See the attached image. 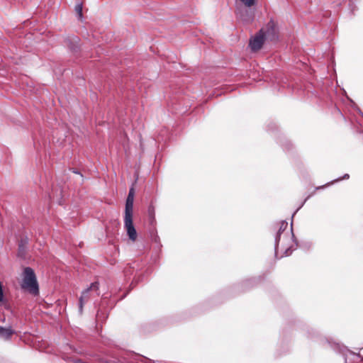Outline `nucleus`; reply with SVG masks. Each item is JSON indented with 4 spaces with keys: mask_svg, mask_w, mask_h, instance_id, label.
<instances>
[{
    "mask_svg": "<svg viewBox=\"0 0 363 363\" xmlns=\"http://www.w3.org/2000/svg\"><path fill=\"white\" fill-rule=\"evenodd\" d=\"M124 228L127 232L129 239L133 242L135 241L138 235L133 225L132 214L124 215Z\"/></svg>",
    "mask_w": 363,
    "mask_h": 363,
    "instance_id": "20e7f679",
    "label": "nucleus"
},
{
    "mask_svg": "<svg viewBox=\"0 0 363 363\" xmlns=\"http://www.w3.org/2000/svg\"><path fill=\"white\" fill-rule=\"evenodd\" d=\"M135 191L134 189L131 188L125 202V215H133V201H134Z\"/></svg>",
    "mask_w": 363,
    "mask_h": 363,
    "instance_id": "39448f33",
    "label": "nucleus"
},
{
    "mask_svg": "<svg viewBox=\"0 0 363 363\" xmlns=\"http://www.w3.org/2000/svg\"><path fill=\"white\" fill-rule=\"evenodd\" d=\"M21 288L32 295L36 296L39 293L38 284L33 270L26 267L22 274Z\"/></svg>",
    "mask_w": 363,
    "mask_h": 363,
    "instance_id": "f257e3e1",
    "label": "nucleus"
},
{
    "mask_svg": "<svg viewBox=\"0 0 363 363\" xmlns=\"http://www.w3.org/2000/svg\"><path fill=\"white\" fill-rule=\"evenodd\" d=\"M245 6L251 7L255 5L256 0H240Z\"/></svg>",
    "mask_w": 363,
    "mask_h": 363,
    "instance_id": "9d476101",
    "label": "nucleus"
},
{
    "mask_svg": "<svg viewBox=\"0 0 363 363\" xmlns=\"http://www.w3.org/2000/svg\"><path fill=\"white\" fill-rule=\"evenodd\" d=\"M91 289H98V284H97L96 282L92 283L89 288L86 289V290H84L82 292V296H81V297L79 298V310H80V312H82L83 306H84L85 301L88 298L87 294L89 291V290H91Z\"/></svg>",
    "mask_w": 363,
    "mask_h": 363,
    "instance_id": "423d86ee",
    "label": "nucleus"
},
{
    "mask_svg": "<svg viewBox=\"0 0 363 363\" xmlns=\"http://www.w3.org/2000/svg\"><path fill=\"white\" fill-rule=\"evenodd\" d=\"M14 333L11 328L0 327V337L4 339H9Z\"/></svg>",
    "mask_w": 363,
    "mask_h": 363,
    "instance_id": "0eeeda50",
    "label": "nucleus"
},
{
    "mask_svg": "<svg viewBox=\"0 0 363 363\" xmlns=\"http://www.w3.org/2000/svg\"><path fill=\"white\" fill-rule=\"evenodd\" d=\"M259 32H262L267 40L277 41L279 39V30L277 23L274 21H270L262 28Z\"/></svg>",
    "mask_w": 363,
    "mask_h": 363,
    "instance_id": "f03ea898",
    "label": "nucleus"
},
{
    "mask_svg": "<svg viewBox=\"0 0 363 363\" xmlns=\"http://www.w3.org/2000/svg\"><path fill=\"white\" fill-rule=\"evenodd\" d=\"M267 40L262 32H257L252 35L249 41V48L252 52H256L260 50Z\"/></svg>",
    "mask_w": 363,
    "mask_h": 363,
    "instance_id": "7ed1b4c3",
    "label": "nucleus"
},
{
    "mask_svg": "<svg viewBox=\"0 0 363 363\" xmlns=\"http://www.w3.org/2000/svg\"><path fill=\"white\" fill-rule=\"evenodd\" d=\"M72 43H73V45H70V49L73 52L77 51V44L79 43V39L77 38H74L72 39Z\"/></svg>",
    "mask_w": 363,
    "mask_h": 363,
    "instance_id": "1a4fd4ad",
    "label": "nucleus"
},
{
    "mask_svg": "<svg viewBox=\"0 0 363 363\" xmlns=\"http://www.w3.org/2000/svg\"><path fill=\"white\" fill-rule=\"evenodd\" d=\"M348 177H349V175H348V174H345V175L344 176V179H346V178H348Z\"/></svg>",
    "mask_w": 363,
    "mask_h": 363,
    "instance_id": "9b49d317",
    "label": "nucleus"
},
{
    "mask_svg": "<svg viewBox=\"0 0 363 363\" xmlns=\"http://www.w3.org/2000/svg\"><path fill=\"white\" fill-rule=\"evenodd\" d=\"M75 12L78 15L79 18H82V4L78 3L76 4L74 8Z\"/></svg>",
    "mask_w": 363,
    "mask_h": 363,
    "instance_id": "6e6552de",
    "label": "nucleus"
}]
</instances>
